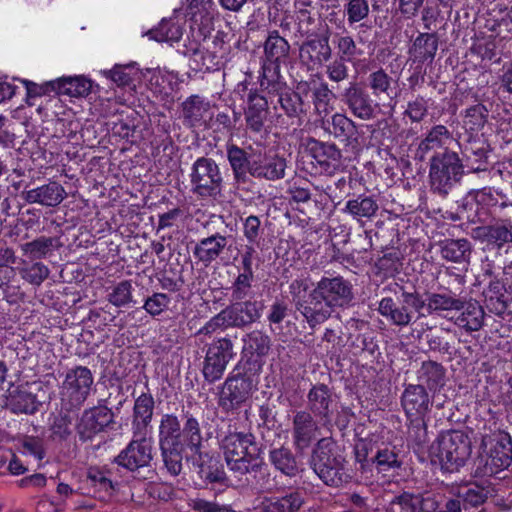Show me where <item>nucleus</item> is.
<instances>
[{"instance_id": "nucleus-1", "label": "nucleus", "mask_w": 512, "mask_h": 512, "mask_svg": "<svg viewBox=\"0 0 512 512\" xmlns=\"http://www.w3.org/2000/svg\"><path fill=\"white\" fill-rule=\"evenodd\" d=\"M229 469L242 476L260 468L257 461L261 449L251 432L229 431L221 440Z\"/></svg>"}, {"instance_id": "nucleus-2", "label": "nucleus", "mask_w": 512, "mask_h": 512, "mask_svg": "<svg viewBox=\"0 0 512 512\" xmlns=\"http://www.w3.org/2000/svg\"><path fill=\"white\" fill-rule=\"evenodd\" d=\"M309 464L315 474L328 486L340 487L349 482L345 458L338 453L331 438L320 439L312 449Z\"/></svg>"}, {"instance_id": "nucleus-3", "label": "nucleus", "mask_w": 512, "mask_h": 512, "mask_svg": "<svg viewBox=\"0 0 512 512\" xmlns=\"http://www.w3.org/2000/svg\"><path fill=\"white\" fill-rule=\"evenodd\" d=\"M263 304L256 300L232 301L205 323L198 334L211 335L219 329H244L261 319Z\"/></svg>"}, {"instance_id": "nucleus-4", "label": "nucleus", "mask_w": 512, "mask_h": 512, "mask_svg": "<svg viewBox=\"0 0 512 512\" xmlns=\"http://www.w3.org/2000/svg\"><path fill=\"white\" fill-rule=\"evenodd\" d=\"M290 44L277 30L268 32L264 42V55L266 61L262 66L260 77V91L277 92L283 87L280 79V61L288 57Z\"/></svg>"}, {"instance_id": "nucleus-5", "label": "nucleus", "mask_w": 512, "mask_h": 512, "mask_svg": "<svg viewBox=\"0 0 512 512\" xmlns=\"http://www.w3.org/2000/svg\"><path fill=\"white\" fill-rule=\"evenodd\" d=\"M462 159L453 151L436 153L430 160L429 178L431 188L439 195L446 196L463 175Z\"/></svg>"}, {"instance_id": "nucleus-6", "label": "nucleus", "mask_w": 512, "mask_h": 512, "mask_svg": "<svg viewBox=\"0 0 512 512\" xmlns=\"http://www.w3.org/2000/svg\"><path fill=\"white\" fill-rule=\"evenodd\" d=\"M431 452L438 458L443 469L452 472L463 466L470 456V440L462 431H448L432 445Z\"/></svg>"}, {"instance_id": "nucleus-7", "label": "nucleus", "mask_w": 512, "mask_h": 512, "mask_svg": "<svg viewBox=\"0 0 512 512\" xmlns=\"http://www.w3.org/2000/svg\"><path fill=\"white\" fill-rule=\"evenodd\" d=\"M191 192L201 199H216L222 191L223 177L216 161L198 158L191 167Z\"/></svg>"}, {"instance_id": "nucleus-8", "label": "nucleus", "mask_w": 512, "mask_h": 512, "mask_svg": "<svg viewBox=\"0 0 512 512\" xmlns=\"http://www.w3.org/2000/svg\"><path fill=\"white\" fill-rule=\"evenodd\" d=\"M495 444L489 454L475 460L474 475L477 477L496 476L512 463V438L507 432L495 436Z\"/></svg>"}, {"instance_id": "nucleus-9", "label": "nucleus", "mask_w": 512, "mask_h": 512, "mask_svg": "<svg viewBox=\"0 0 512 512\" xmlns=\"http://www.w3.org/2000/svg\"><path fill=\"white\" fill-rule=\"evenodd\" d=\"M433 401L423 385L409 384L401 396V405L412 425L426 432L425 416L431 411Z\"/></svg>"}, {"instance_id": "nucleus-10", "label": "nucleus", "mask_w": 512, "mask_h": 512, "mask_svg": "<svg viewBox=\"0 0 512 512\" xmlns=\"http://www.w3.org/2000/svg\"><path fill=\"white\" fill-rule=\"evenodd\" d=\"M235 356L234 343L228 337L214 340L207 348L204 359L203 375L209 382L219 380L229 361Z\"/></svg>"}, {"instance_id": "nucleus-11", "label": "nucleus", "mask_w": 512, "mask_h": 512, "mask_svg": "<svg viewBox=\"0 0 512 512\" xmlns=\"http://www.w3.org/2000/svg\"><path fill=\"white\" fill-rule=\"evenodd\" d=\"M339 97L349 112L363 121L374 119L380 110V104L357 82H350Z\"/></svg>"}, {"instance_id": "nucleus-12", "label": "nucleus", "mask_w": 512, "mask_h": 512, "mask_svg": "<svg viewBox=\"0 0 512 512\" xmlns=\"http://www.w3.org/2000/svg\"><path fill=\"white\" fill-rule=\"evenodd\" d=\"M147 436L133 433V439L115 458V462L131 472L149 466L153 459V446Z\"/></svg>"}, {"instance_id": "nucleus-13", "label": "nucleus", "mask_w": 512, "mask_h": 512, "mask_svg": "<svg viewBox=\"0 0 512 512\" xmlns=\"http://www.w3.org/2000/svg\"><path fill=\"white\" fill-rule=\"evenodd\" d=\"M93 376L87 367L77 366L67 372L63 381V400L68 401L69 409L79 408L87 399Z\"/></svg>"}, {"instance_id": "nucleus-14", "label": "nucleus", "mask_w": 512, "mask_h": 512, "mask_svg": "<svg viewBox=\"0 0 512 512\" xmlns=\"http://www.w3.org/2000/svg\"><path fill=\"white\" fill-rule=\"evenodd\" d=\"M114 424V413L106 406H95L83 411L75 430L83 442L91 441L94 437Z\"/></svg>"}, {"instance_id": "nucleus-15", "label": "nucleus", "mask_w": 512, "mask_h": 512, "mask_svg": "<svg viewBox=\"0 0 512 512\" xmlns=\"http://www.w3.org/2000/svg\"><path fill=\"white\" fill-rule=\"evenodd\" d=\"M316 295L333 307L348 305L353 299L352 284L341 276L323 277L316 285Z\"/></svg>"}, {"instance_id": "nucleus-16", "label": "nucleus", "mask_w": 512, "mask_h": 512, "mask_svg": "<svg viewBox=\"0 0 512 512\" xmlns=\"http://www.w3.org/2000/svg\"><path fill=\"white\" fill-rule=\"evenodd\" d=\"M460 147L463 160L468 169L473 172L485 171L487 169L491 149L482 134H469Z\"/></svg>"}, {"instance_id": "nucleus-17", "label": "nucleus", "mask_w": 512, "mask_h": 512, "mask_svg": "<svg viewBox=\"0 0 512 512\" xmlns=\"http://www.w3.org/2000/svg\"><path fill=\"white\" fill-rule=\"evenodd\" d=\"M333 404L332 390L326 384L318 383L313 385L307 394L306 411L318 418L322 426L328 427L331 425Z\"/></svg>"}, {"instance_id": "nucleus-18", "label": "nucleus", "mask_w": 512, "mask_h": 512, "mask_svg": "<svg viewBox=\"0 0 512 512\" xmlns=\"http://www.w3.org/2000/svg\"><path fill=\"white\" fill-rule=\"evenodd\" d=\"M318 432L319 425L315 416L305 410L295 413L292 420V439L296 450L303 451L308 448Z\"/></svg>"}, {"instance_id": "nucleus-19", "label": "nucleus", "mask_w": 512, "mask_h": 512, "mask_svg": "<svg viewBox=\"0 0 512 512\" xmlns=\"http://www.w3.org/2000/svg\"><path fill=\"white\" fill-rule=\"evenodd\" d=\"M308 150L323 172L333 174L339 169L342 153L334 143L310 139L308 141Z\"/></svg>"}, {"instance_id": "nucleus-20", "label": "nucleus", "mask_w": 512, "mask_h": 512, "mask_svg": "<svg viewBox=\"0 0 512 512\" xmlns=\"http://www.w3.org/2000/svg\"><path fill=\"white\" fill-rule=\"evenodd\" d=\"M0 408L8 407L13 413L34 414L40 405L35 394L27 386H10Z\"/></svg>"}, {"instance_id": "nucleus-21", "label": "nucleus", "mask_w": 512, "mask_h": 512, "mask_svg": "<svg viewBox=\"0 0 512 512\" xmlns=\"http://www.w3.org/2000/svg\"><path fill=\"white\" fill-rule=\"evenodd\" d=\"M253 388L254 384L250 377L239 375L228 378L222 398L223 405L228 409L238 407L250 397Z\"/></svg>"}, {"instance_id": "nucleus-22", "label": "nucleus", "mask_w": 512, "mask_h": 512, "mask_svg": "<svg viewBox=\"0 0 512 512\" xmlns=\"http://www.w3.org/2000/svg\"><path fill=\"white\" fill-rule=\"evenodd\" d=\"M333 306L320 295H316V288L309 294L304 302H298V311L303 315L311 327L326 321L331 313Z\"/></svg>"}, {"instance_id": "nucleus-23", "label": "nucleus", "mask_w": 512, "mask_h": 512, "mask_svg": "<svg viewBox=\"0 0 512 512\" xmlns=\"http://www.w3.org/2000/svg\"><path fill=\"white\" fill-rule=\"evenodd\" d=\"M286 167V159L283 157L258 155L252 164L251 176L269 181L279 180L284 178Z\"/></svg>"}, {"instance_id": "nucleus-24", "label": "nucleus", "mask_w": 512, "mask_h": 512, "mask_svg": "<svg viewBox=\"0 0 512 512\" xmlns=\"http://www.w3.org/2000/svg\"><path fill=\"white\" fill-rule=\"evenodd\" d=\"M231 236L212 234L199 240L193 249L194 257L206 267L215 261L225 250Z\"/></svg>"}, {"instance_id": "nucleus-25", "label": "nucleus", "mask_w": 512, "mask_h": 512, "mask_svg": "<svg viewBox=\"0 0 512 512\" xmlns=\"http://www.w3.org/2000/svg\"><path fill=\"white\" fill-rule=\"evenodd\" d=\"M65 196V189L57 182H49L40 187L22 192V197L27 203H37L47 207L59 205Z\"/></svg>"}, {"instance_id": "nucleus-26", "label": "nucleus", "mask_w": 512, "mask_h": 512, "mask_svg": "<svg viewBox=\"0 0 512 512\" xmlns=\"http://www.w3.org/2000/svg\"><path fill=\"white\" fill-rule=\"evenodd\" d=\"M268 116V99L264 95L256 92H250L248 95V105L245 110V121L247 127L256 133H259Z\"/></svg>"}, {"instance_id": "nucleus-27", "label": "nucleus", "mask_w": 512, "mask_h": 512, "mask_svg": "<svg viewBox=\"0 0 512 512\" xmlns=\"http://www.w3.org/2000/svg\"><path fill=\"white\" fill-rule=\"evenodd\" d=\"M417 385H423L427 391L436 393L445 385L446 370L442 364L428 360L422 362L417 370Z\"/></svg>"}, {"instance_id": "nucleus-28", "label": "nucleus", "mask_w": 512, "mask_h": 512, "mask_svg": "<svg viewBox=\"0 0 512 512\" xmlns=\"http://www.w3.org/2000/svg\"><path fill=\"white\" fill-rule=\"evenodd\" d=\"M154 411V398L149 393L138 396L133 408V433L149 434V427Z\"/></svg>"}, {"instance_id": "nucleus-29", "label": "nucleus", "mask_w": 512, "mask_h": 512, "mask_svg": "<svg viewBox=\"0 0 512 512\" xmlns=\"http://www.w3.org/2000/svg\"><path fill=\"white\" fill-rule=\"evenodd\" d=\"M300 58L304 63L323 64L332 57V49L328 36L314 38L304 42L299 49Z\"/></svg>"}, {"instance_id": "nucleus-30", "label": "nucleus", "mask_w": 512, "mask_h": 512, "mask_svg": "<svg viewBox=\"0 0 512 512\" xmlns=\"http://www.w3.org/2000/svg\"><path fill=\"white\" fill-rule=\"evenodd\" d=\"M242 354L250 359L264 358L270 350L272 341L270 336L262 330H252L242 337Z\"/></svg>"}, {"instance_id": "nucleus-31", "label": "nucleus", "mask_w": 512, "mask_h": 512, "mask_svg": "<svg viewBox=\"0 0 512 512\" xmlns=\"http://www.w3.org/2000/svg\"><path fill=\"white\" fill-rule=\"evenodd\" d=\"M366 87L376 102L392 99L394 94L393 78L383 69L379 68L368 74Z\"/></svg>"}, {"instance_id": "nucleus-32", "label": "nucleus", "mask_w": 512, "mask_h": 512, "mask_svg": "<svg viewBox=\"0 0 512 512\" xmlns=\"http://www.w3.org/2000/svg\"><path fill=\"white\" fill-rule=\"evenodd\" d=\"M438 50V38L435 34L420 33L409 49L410 58L414 62H432Z\"/></svg>"}, {"instance_id": "nucleus-33", "label": "nucleus", "mask_w": 512, "mask_h": 512, "mask_svg": "<svg viewBox=\"0 0 512 512\" xmlns=\"http://www.w3.org/2000/svg\"><path fill=\"white\" fill-rule=\"evenodd\" d=\"M256 156H250L244 149L231 145L227 148V159L237 182L244 183L247 174L251 175V167Z\"/></svg>"}, {"instance_id": "nucleus-34", "label": "nucleus", "mask_w": 512, "mask_h": 512, "mask_svg": "<svg viewBox=\"0 0 512 512\" xmlns=\"http://www.w3.org/2000/svg\"><path fill=\"white\" fill-rule=\"evenodd\" d=\"M261 92L266 93L270 97L277 96L278 103L280 104L284 113L290 118H300L302 115L306 113V104L304 103L300 94L294 91L287 90L284 82L283 87L279 89V91L277 92Z\"/></svg>"}, {"instance_id": "nucleus-35", "label": "nucleus", "mask_w": 512, "mask_h": 512, "mask_svg": "<svg viewBox=\"0 0 512 512\" xmlns=\"http://www.w3.org/2000/svg\"><path fill=\"white\" fill-rule=\"evenodd\" d=\"M269 461L283 475L293 478L300 472V465L293 452L284 446L269 451Z\"/></svg>"}, {"instance_id": "nucleus-36", "label": "nucleus", "mask_w": 512, "mask_h": 512, "mask_svg": "<svg viewBox=\"0 0 512 512\" xmlns=\"http://www.w3.org/2000/svg\"><path fill=\"white\" fill-rule=\"evenodd\" d=\"M182 443L193 454L200 453L203 446V436L201 433L198 418L190 412L183 414Z\"/></svg>"}, {"instance_id": "nucleus-37", "label": "nucleus", "mask_w": 512, "mask_h": 512, "mask_svg": "<svg viewBox=\"0 0 512 512\" xmlns=\"http://www.w3.org/2000/svg\"><path fill=\"white\" fill-rule=\"evenodd\" d=\"M490 495L491 489L489 484L486 482L482 484L477 482L470 483L465 487H462L458 492V498L463 503L464 511L469 508H479L487 501Z\"/></svg>"}, {"instance_id": "nucleus-38", "label": "nucleus", "mask_w": 512, "mask_h": 512, "mask_svg": "<svg viewBox=\"0 0 512 512\" xmlns=\"http://www.w3.org/2000/svg\"><path fill=\"white\" fill-rule=\"evenodd\" d=\"M193 455L196 456L195 463L199 468L198 474L203 480L210 483H222L225 480V472L216 458L202 450Z\"/></svg>"}, {"instance_id": "nucleus-39", "label": "nucleus", "mask_w": 512, "mask_h": 512, "mask_svg": "<svg viewBox=\"0 0 512 512\" xmlns=\"http://www.w3.org/2000/svg\"><path fill=\"white\" fill-rule=\"evenodd\" d=\"M159 446L184 445L182 443V428L174 414H164L159 424Z\"/></svg>"}, {"instance_id": "nucleus-40", "label": "nucleus", "mask_w": 512, "mask_h": 512, "mask_svg": "<svg viewBox=\"0 0 512 512\" xmlns=\"http://www.w3.org/2000/svg\"><path fill=\"white\" fill-rule=\"evenodd\" d=\"M56 93L69 97H86L91 91V81L83 76L62 77L57 80Z\"/></svg>"}, {"instance_id": "nucleus-41", "label": "nucleus", "mask_w": 512, "mask_h": 512, "mask_svg": "<svg viewBox=\"0 0 512 512\" xmlns=\"http://www.w3.org/2000/svg\"><path fill=\"white\" fill-rule=\"evenodd\" d=\"M452 139V134L444 125L433 126L425 138L419 143L418 153L423 158L430 151H435L445 147V145Z\"/></svg>"}, {"instance_id": "nucleus-42", "label": "nucleus", "mask_w": 512, "mask_h": 512, "mask_svg": "<svg viewBox=\"0 0 512 512\" xmlns=\"http://www.w3.org/2000/svg\"><path fill=\"white\" fill-rule=\"evenodd\" d=\"M210 104L199 95H192L182 103V116L184 123L190 127L203 121L204 115L209 111Z\"/></svg>"}, {"instance_id": "nucleus-43", "label": "nucleus", "mask_w": 512, "mask_h": 512, "mask_svg": "<svg viewBox=\"0 0 512 512\" xmlns=\"http://www.w3.org/2000/svg\"><path fill=\"white\" fill-rule=\"evenodd\" d=\"M214 50H201L200 47L191 48L190 59L195 64L196 69L198 70H211L220 64L221 56L218 55L217 48L223 49L224 41L215 37L213 40Z\"/></svg>"}, {"instance_id": "nucleus-44", "label": "nucleus", "mask_w": 512, "mask_h": 512, "mask_svg": "<svg viewBox=\"0 0 512 512\" xmlns=\"http://www.w3.org/2000/svg\"><path fill=\"white\" fill-rule=\"evenodd\" d=\"M378 209V203L372 196L359 195L355 199L347 201L344 211L360 220L362 218L371 219L376 215Z\"/></svg>"}, {"instance_id": "nucleus-45", "label": "nucleus", "mask_w": 512, "mask_h": 512, "mask_svg": "<svg viewBox=\"0 0 512 512\" xmlns=\"http://www.w3.org/2000/svg\"><path fill=\"white\" fill-rule=\"evenodd\" d=\"M471 245L467 239H447L441 244V256L451 262L461 263L469 260Z\"/></svg>"}, {"instance_id": "nucleus-46", "label": "nucleus", "mask_w": 512, "mask_h": 512, "mask_svg": "<svg viewBox=\"0 0 512 512\" xmlns=\"http://www.w3.org/2000/svg\"><path fill=\"white\" fill-rule=\"evenodd\" d=\"M303 504L299 493L294 492L284 497L266 498L262 502L263 512H296Z\"/></svg>"}, {"instance_id": "nucleus-47", "label": "nucleus", "mask_w": 512, "mask_h": 512, "mask_svg": "<svg viewBox=\"0 0 512 512\" xmlns=\"http://www.w3.org/2000/svg\"><path fill=\"white\" fill-rule=\"evenodd\" d=\"M464 311L456 318L455 324L468 332L478 331L483 325L484 311L477 302H469Z\"/></svg>"}, {"instance_id": "nucleus-48", "label": "nucleus", "mask_w": 512, "mask_h": 512, "mask_svg": "<svg viewBox=\"0 0 512 512\" xmlns=\"http://www.w3.org/2000/svg\"><path fill=\"white\" fill-rule=\"evenodd\" d=\"M425 306L428 314L440 313L442 311L460 310L464 307V302L446 294L432 293L426 298Z\"/></svg>"}, {"instance_id": "nucleus-49", "label": "nucleus", "mask_w": 512, "mask_h": 512, "mask_svg": "<svg viewBox=\"0 0 512 512\" xmlns=\"http://www.w3.org/2000/svg\"><path fill=\"white\" fill-rule=\"evenodd\" d=\"M159 447L167 472L172 476H178L183 469L184 445H163Z\"/></svg>"}, {"instance_id": "nucleus-50", "label": "nucleus", "mask_w": 512, "mask_h": 512, "mask_svg": "<svg viewBox=\"0 0 512 512\" xmlns=\"http://www.w3.org/2000/svg\"><path fill=\"white\" fill-rule=\"evenodd\" d=\"M58 247V239L55 237L41 236L21 246L22 251L32 259H43L55 248Z\"/></svg>"}, {"instance_id": "nucleus-51", "label": "nucleus", "mask_w": 512, "mask_h": 512, "mask_svg": "<svg viewBox=\"0 0 512 512\" xmlns=\"http://www.w3.org/2000/svg\"><path fill=\"white\" fill-rule=\"evenodd\" d=\"M488 110L483 104L473 105L465 110L463 125L467 132H478L486 124Z\"/></svg>"}, {"instance_id": "nucleus-52", "label": "nucleus", "mask_w": 512, "mask_h": 512, "mask_svg": "<svg viewBox=\"0 0 512 512\" xmlns=\"http://www.w3.org/2000/svg\"><path fill=\"white\" fill-rule=\"evenodd\" d=\"M331 124V134L341 141L349 142V140L356 134V123L345 114H334L332 116Z\"/></svg>"}, {"instance_id": "nucleus-53", "label": "nucleus", "mask_w": 512, "mask_h": 512, "mask_svg": "<svg viewBox=\"0 0 512 512\" xmlns=\"http://www.w3.org/2000/svg\"><path fill=\"white\" fill-rule=\"evenodd\" d=\"M476 232L478 236L484 237L487 242L495 244L498 248L508 243L512 237L508 227L503 224L479 227Z\"/></svg>"}, {"instance_id": "nucleus-54", "label": "nucleus", "mask_w": 512, "mask_h": 512, "mask_svg": "<svg viewBox=\"0 0 512 512\" xmlns=\"http://www.w3.org/2000/svg\"><path fill=\"white\" fill-rule=\"evenodd\" d=\"M369 13L368 0H348L344 5V15L347 17L349 26L365 21Z\"/></svg>"}, {"instance_id": "nucleus-55", "label": "nucleus", "mask_w": 512, "mask_h": 512, "mask_svg": "<svg viewBox=\"0 0 512 512\" xmlns=\"http://www.w3.org/2000/svg\"><path fill=\"white\" fill-rule=\"evenodd\" d=\"M149 35L158 42H177L182 37V28L175 22L163 20Z\"/></svg>"}, {"instance_id": "nucleus-56", "label": "nucleus", "mask_w": 512, "mask_h": 512, "mask_svg": "<svg viewBox=\"0 0 512 512\" xmlns=\"http://www.w3.org/2000/svg\"><path fill=\"white\" fill-rule=\"evenodd\" d=\"M132 283L129 280H123L112 287L107 299L115 307H124L133 303Z\"/></svg>"}, {"instance_id": "nucleus-57", "label": "nucleus", "mask_w": 512, "mask_h": 512, "mask_svg": "<svg viewBox=\"0 0 512 512\" xmlns=\"http://www.w3.org/2000/svg\"><path fill=\"white\" fill-rule=\"evenodd\" d=\"M425 301L420 297L418 293H410L403 291L402 293V305L399 306V312L403 313L402 325L408 326L413 318V314L409 308L419 312L424 309Z\"/></svg>"}, {"instance_id": "nucleus-58", "label": "nucleus", "mask_w": 512, "mask_h": 512, "mask_svg": "<svg viewBox=\"0 0 512 512\" xmlns=\"http://www.w3.org/2000/svg\"><path fill=\"white\" fill-rule=\"evenodd\" d=\"M334 97L333 92L325 83H322L319 87L315 88L313 90L312 98L316 112L319 115H327L332 110L331 101Z\"/></svg>"}, {"instance_id": "nucleus-59", "label": "nucleus", "mask_w": 512, "mask_h": 512, "mask_svg": "<svg viewBox=\"0 0 512 512\" xmlns=\"http://www.w3.org/2000/svg\"><path fill=\"white\" fill-rule=\"evenodd\" d=\"M49 273V268L41 262L19 269L22 279L35 286H40L48 278Z\"/></svg>"}, {"instance_id": "nucleus-60", "label": "nucleus", "mask_w": 512, "mask_h": 512, "mask_svg": "<svg viewBox=\"0 0 512 512\" xmlns=\"http://www.w3.org/2000/svg\"><path fill=\"white\" fill-rule=\"evenodd\" d=\"M254 274L240 273L231 287V301H243L251 292Z\"/></svg>"}, {"instance_id": "nucleus-61", "label": "nucleus", "mask_w": 512, "mask_h": 512, "mask_svg": "<svg viewBox=\"0 0 512 512\" xmlns=\"http://www.w3.org/2000/svg\"><path fill=\"white\" fill-rule=\"evenodd\" d=\"M428 113V100L423 96L418 95L415 99L408 101L404 115L407 116L411 122H421Z\"/></svg>"}, {"instance_id": "nucleus-62", "label": "nucleus", "mask_w": 512, "mask_h": 512, "mask_svg": "<svg viewBox=\"0 0 512 512\" xmlns=\"http://www.w3.org/2000/svg\"><path fill=\"white\" fill-rule=\"evenodd\" d=\"M344 59L336 58L326 65L325 73L328 79L334 83L347 81L349 78V68Z\"/></svg>"}, {"instance_id": "nucleus-63", "label": "nucleus", "mask_w": 512, "mask_h": 512, "mask_svg": "<svg viewBox=\"0 0 512 512\" xmlns=\"http://www.w3.org/2000/svg\"><path fill=\"white\" fill-rule=\"evenodd\" d=\"M170 303V298L165 293H153L144 304L143 309L152 317L159 316L165 311Z\"/></svg>"}, {"instance_id": "nucleus-64", "label": "nucleus", "mask_w": 512, "mask_h": 512, "mask_svg": "<svg viewBox=\"0 0 512 512\" xmlns=\"http://www.w3.org/2000/svg\"><path fill=\"white\" fill-rule=\"evenodd\" d=\"M378 311L392 324L403 327V313L399 312V306L391 297H385L379 302Z\"/></svg>"}]
</instances>
